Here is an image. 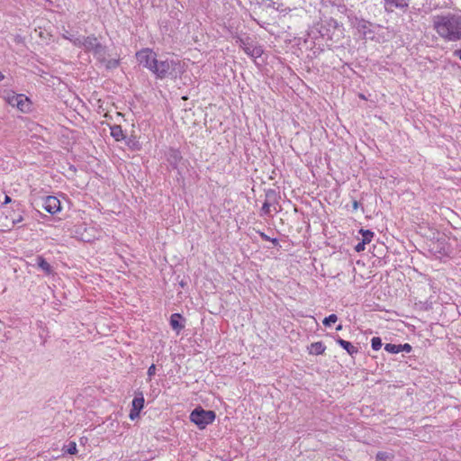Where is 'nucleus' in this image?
Segmentation results:
<instances>
[{
	"mask_svg": "<svg viewBox=\"0 0 461 461\" xmlns=\"http://www.w3.org/2000/svg\"><path fill=\"white\" fill-rule=\"evenodd\" d=\"M355 27L357 28L358 32L361 33L364 37H366L368 34L373 33V32L370 29L371 23L364 19L357 20Z\"/></svg>",
	"mask_w": 461,
	"mask_h": 461,
	"instance_id": "obj_8",
	"label": "nucleus"
},
{
	"mask_svg": "<svg viewBox=\"0 0 461 461\" xmlns=\"http://www.w3.org/2000/svg\"><path fill=\"white\" fill-rule=\"evenodd\" d=\"M34 265H36L47 275H50L52 272L50 265L41 256L36 257Z\"/></svg>",
	"mask_w": 461,
	"mask_h": 461,
	"instance_id": "obj_9",
	"label": "nucleus"
},
{
	"mask_svg": "<svg viewBox=\"0 0 461 461\" xmlns=\"http://www.w3.org/2000/svg\"><path fill=\"white\" fill-rule=\"evenodd\" d=\"M326 349L325 345L321 341L312 343L309 347L310 354L321 355Z\"/></svg>",
	"mask_w": 461,
	"mask_h": 461,
	"instance_id": "obj_12",
	"label": "nucleus"
},
{
	"mask_svg": "<svg viewBox=\"0 0 461 461\" xmlns=\"http://www.w3.org/2000/svg\"><path fill=\"white\" fill-rule=\"evenodd\" d=\"M156 373V366L154 364H152L149 369H148V375L149 377L153 376Z\"/></svg>",
	"mask_w": 461,
	"mask_h": 461,
	"instance_id": "obj_29",
	"label": "nucleus"
},
{
	"mask_svg": "<svg viewBox=\"0 0 461 461\" xmlns=\"http://www.w3.org/2000/svg\"><path fill=\"white\" fill-rule=\"evenodd\" d=\"M359 232L362 234V242L365 244L369 243L374 237V232L369 230L361 229Z\"/></svg>",
	"mask_w": 461,
	"mask_h": 461,
	"instance_id": "obj_17",
	"label": "nucleus"
},
{
	"mask_svg": "<svg viewBox=\"0 0 461 461\" xmlns=\"http://www.w3.org/2000/svg\"><path fill=\"white\" fill-rule=\"evenodd\" d=\"M352 205L354 210H357L359 203L357 201L355 200L353 201Z\"/></svg>",
	"mask_w": 461,
	"mask_h": 461,
	"instance_id": "obj_33",
	"label": "nucleus"
},
{
	"mask_svg": "<svg viewBox=\"0 0 461 461\" xmlns=\"http://www.w3.org/2000/svg\"><path fill=\"white\" fill-rule=\"evenodd\" d=\"M136 57L140 65L149 68L150 71H153L157 61L155 52H153L151 50L146 49L138 51Z\"/></svg>",
	"mask_w": 461,
	"mask_h": 461,
	"instance_id": "obj_4",
	"label": "nucleus"
},
{
	"mask_svg": "<svg viewBox=\"0 0 461 461\" xmlns=\"http://www.w3.org/2000/svg\"><path fill=\"white\" fill-rule=\"evenodd\" d=\"M338 316L336 314H330L328 317L324 318L322 323L324 326H330L332 323L337 322Z\"/></svg>",
	"mask_w": 461,
	"mask_h": 461,
	"instance_id": "obj_22",
	"label": "nucleus"
},
{
	"mask_svg": "<svg viewBox=\"0 0 461 461\" xmlns=\"http://www.w3.org/2000/svg\"><path fill=\"white\" fill-rule=\"evenodd\" d=\"M176 63L172 59H158L156 61V66L153 69V73L157 76L158 78H165L171 70L175 69Z\"/></svg>",
	"mask_w": 461,
	"mask_h": 461,
	"instance_id": "obj_5",
	"label": "nucleus"
},
{
	"mask_svg": "<svg viewBox=\"0 0 461 461\" xmlns=\"http://www.w3.org/2000/svg\"><path fill=\"white\" fill-rule=\"evenodd\" d=\"M68 41H70L75 46L79 48H84L86 46V36L81 37H74V38H68Z\"/></svg>",
	"mask_w": 461,
	"mask_h": 461,
	"instance_id": "obj_19",
	"label": "nucleus"
},
{
	"mask_svg": "<svg viewBox=\"0 0 461 461\" xmlns=\"http://www.w3.org/2000/svg\"><path fill=\"white\" fill-rule=\"evenodd\" d=\"M85 41L86 43L84 50L86 52H92L94 57L99 62H104L106 56V47L101 44L95 35L86 36Z\"/></svg>",
	"mask_w": 461,
	"mask_h": 461,
	"instance_id": "obj_2",
	"label": "nucleus"
},
{
	"mask_svg": "<svg viewBox=\"0 0 461 461\" xmlns=\"http://www.w3.org/2000/svg\"><path fill=\"white\" fill-rule=\"evenodd\" d=\"M337 343L341 346L350 356L358 352L357 348L353 346L349 341L344 340L341 338L336 339Z\"/></svg>",
	"mask_w": 461,
	"mask_h": 461,
	"instance_id": "obj_10",
	"label": "nucleus"
},
{
	"mask_svg": "<svg viewBox=\"0 0 461 461\" xmlns=\"http://www.w3.org/2000/svg\"><path fill=\"white\" fill-rule=\"evenodd\" d=\"M5 78L4 75L0 72V81Z\"/></svg>",
	"mask_w": 461,
	"mask_h": 461,
	"instance_id": "obj_36",
	"label": "nucleus"
},
{
	"mask_svg": "<svg viewBox=\"0 0 461 461\" xmlns=\"http://www.w3.org/2000/svg\"><path fill=\"white\" fill-rule=\"evenodd\" d=\"M337 330H342V325H339L337 328H336Z\"/></svg>",
	"mask_w": 461,
	"mask_h": 461,
	"instance_id": "obj_35",
	"label": "nucleus"
},
{
	"mask_svg": "<svg viewBox=\"0 0 461 461\" xmlns=\"http://www.w3.org/2000/svg\"><path fill=\"white\" fill-rule=\"evenodd\" d=\"M140 411L135 410L134 408L131 407V410L129 414L130 419L131 420H134L135 419H137L140 416Z\"/></svg>",
	"mask_w": 461,
	"mask_h": 461,
	"instance_id": "obj_25",
	"label": "nucleus"
},
{
	"mask_svg": "<svg viewBox=\"0 0 461 461\" xmlns=\"http://www.w3.org/2000/svg\"><path fill=\"white\" fill-rule=\"evenodd\" d=\"M181 319L182 316L179 313H173L170 316V325L172 329L177 332H179L184 328V325L180 323Z\"/></svg>",
	"mask_w": 461,
	"mask_h": 461,
	"instance_id": "obj_11",
	"label": "nucleus"
},
{
	"mask_svg": "<svg viewBox=\"0 0 461 461\" xmlns=\"http://www.w3.org/2000/svg\"><path fill=\"white\" fill-rule=\"evenodd\" d=\"M371 345H372V348L374 350H378L381 348L382 347V340L379 337H374L372 339H371Z\"/></svg>",
	"mask_w": 461,
	"mask_h": 461,
	"instance_id": "obj_23",
	"label": "nucleus"
},
{
	"mask_svg": "<svg viewBox=\"0 0 461 461\" xmlns=\"http://www.w3.org/2000/svg\"><path fill=\"white\" fill-rule=\"evenodd\" d=\"M66 452L70 455H75L77 453V444L74 441H70L68 446H66Z\"/></svg>",
	"mask_w": 461,
	"mask_h": 461,
	"instance_id": "obj_24",
	"label": "nucleus"
},
{
	"mask_svg": "<svg viewBox=\"0 0 461 461\" xmlns=\"http://www.w3.org/2000/svg\"><path fill=\"white\" fill-rule=\"evenodd\" d=\"M260 236L261 238L264 240H270L274 245H277L278 244V240L277 239H270L268 236H267L265 233H260Z\"/></svg>",
	"mask_w": 461,
	"mask_h": 461,
	"instance_id": "obj_28",
	"label": "nucleus"
},
{
	"mask_svg": "<svg viewBox=\"0 0 461 461\" xmlns=\"http://www.w3.org/2000/svg\"><path fill=\"white\" fill-rule=\"evenodd\" d=\"M23 217L22 216H19L17 219H14V224H17V223H20L23 221Z\"/></svg>",
	"mask_w": 461,
	"mask_h": 461,
	"instance_id": "obj_32",
	"label": "nucleus"
},
{
	"mask_svg": "<svg viewBox=\"0 0 461 461\" xmlns=\"http://www.w3.org/2000/svg\"><path fill=\"white\" fill-rule=\"evenodd\" d=\"M261 211L263 212L264 214H269L270 213V203L267 201H266L263 203Z\"/></svg>",
	"mask_w": 461,
	"mask_h": 461,
	"instance_id": "obj_26",
	"label": "nucleus"
},
{
	"mask_svg": "<svg viewBox=\"0 0 461 461\" xmlns=\"http://www.w3.org/2000/svg\"><path fill=\"white\" fill-rule=\"evenodd\" d=\"M111 135L114 138L115 140L119 141L125 138L123 131L120 125H113L110 127Z\"/></svg>",
	"mask_w": 461,
	"mask_h": 461,
	"instance_id": "obj_13",
	"label": "nucleus"
},
{
	"mask_svg": "<svg viewBox=\"0 0 461 461\" xmlns=\"http://www.w3.org/2000/svg\"><path fill=\"white\" fill-rule=\"evenodd\" d=\"M405 351L407 353L411 351V346L408 343L405 344H400V352Z\"/></svg>",
	"mask_w": 461,
	"mask_h": 461,
	"instance_id": "obj_27",
	"label": "nucleus"
},
{
	"mask_svg": "<svg viewBox=\"0 0 461 461\" xmlns=\"http://www.w3.org/2000/svg\"><path fill=\"white\" fill-rule=\"evenodd\" d=\"M384 349L387 352L392 353V354L400 353V344L399 345H395V344L387 343L384 346Z\"/></svg>",
	"mask_w": 461,
	"mask_h": 461,
	"instance_id": "obj_21",
	"label": "nucleus"
},
{
	"mask_svg": "<svg viewBox=\"0 0 461 461\" xmlns=\"http://www.w3.org/2000/svg\"><path fill=\"white\" fill-rule=\"evenodd\" d=\"M10 202H11V198L8 195H5V203H8Z\"/></svg>",
	"mask_w": 461,
	"mask_h": 461,
	"instance_id": "obj_34",
	"label": "nucleus"
},
{
	"mask_svg": "<svg viewBox=\"0 0 461 461\" xmlns=\"http://www.w3.org/2000/svg\"><path fill=\"white\" fill-rule=\"evenodd\" d=\"M385 1V10H389V5H393L398 8H404L408 6L409 0H384Z\"/></svg>",
	"mask_w": 461,
	"mask_h": 461,
	"instance_id": "obj_14",
	"label": "nucleus"
},
{
	"mask_svg": "<svg viewBox=\"0 0 461 461\" xmlns=\"http://www.w3.org/2000/svg\"><path fill=\"white\" fill-rule=\"evenodd\" d=\"M7 102L12 106L17 107L22 112L30 110L31 102L24 95H12L8 96Z\"/></svg>",
	"mask_w": 461,
	"mask_h": 461,
	"instance_id": "obj_6",
	"label": "nucleus"
},
{
	"mask_svg": "<svg viewBox=\"0 0 461 461\" xmlns=\"http://www.w3.org/2000/svg\"><path fill=\"white\" fill-rule=\"evenodd\" d=\"M365 246L366 244L361 241L356 246L355 249L357 252L363 251L365 249Z\"/></svg>",
	"mask_w": 461,
	"mask_h": 461,
	"instance_id": "obj_30",
	"label": "nucleus"
},
{
	"mask_svg": "<svg viewBox=\"0 0 461 461\" xmlns=\"http://www.w3.org/2000/svg\"><path fill=\"white\" fill-rule=\"evenodd\" d=\"M244 51L251 57H258L261 54V50L258 48H251L244 43Z\"/></svg>",
	"mask_w": 461,
	"mask_h": 461,
	"instance_id": "obj_18",
	"label": "nucleus"
},
{
	"mask_svg": "<svg viewBox=\"0 0 461 461\" xmlns=\"http://www.w3.org/2000/svg\"><path fill=\"white\" fill-rule=\"evenodd\" d=\"M190 420L200 429L205 428L215 420V413L212 411H205L202 408L194 409L190 414Z\"/></svg>",
	"mask_w": 461,
	"mask_h": 461,
	"instance_id": "obj_3",
	"label": "nucleus"
},
{
	"mask_svg": "<svg viewBox=\"0 0 461 461\" xmlns=\"http://www.w3.org/2000/svg\"><path fill=\"white\" fill-rule=\"evenodd\" d=\"M393 454L386 451H380L376 454V461H389L393 458Z\"/></svg>",
	"mask_w": 461,
	"mask_h": 461,
	"instance_id": "obj_16",
	"label": "nucleus"
},
{
	"mask_svg": "<svg viewBox=\"0 0 461 461\" xmlns=\"http://www.w3.org/2000/svg\"><path fill=\"white\" fill-rule=\"evenodd\" d=\"M132 408L135 410L141 411L144 407V397L142 393H140V396H135L131 402Z\"/></svg>",
	"mask_w": 461,
	"mask_h": 461,
	"instance_id": "obj_15",
	"label": "nucleus"
},
{
	"mask_svg": "<svg viewBox=\"0 0 461 461\" xmlns=\"http://www.w3.org/2000/svg\"><path fill=\"white\" fill-rule=\"evenodd\" d=\"M433 27L437 33L448 41L461 40V14L447 13L433 18Z\"/></svg>",
	"mask_w": 461,
	"mask_h": 461,
	"instance_id": "obj_1",
	"label": "nucleus"
},
{
	"mask_svg": "<svg viewBox=\"0 0 461 461\" xmlns=\"http://www.w3.org/2000/svg\"><path fill=\"white\" fill-rule=\"evenodd\" d=\"M41 207L50 214L60 211V202L55 196H46L41 203Z\"/></svg>",
	"mask_w": 461,
	"mask_h": 461,
	"instance_id": "obj_7",
	"label": "nucleus"
},
{
	"mask_svg": "<svg viewBox=\"0 0 461 461\" xmlns=\"http://www.w3.org/2000/svg\"><path fill=\"white\" fill-rule=\"evenodd\" d=\"M102 63L105 65V68L107 69H113L119 66L120 61H119V59H105V61L102 62Z\"/></svg>",
	"mask_w": 461,
	"mask_h": 461,
	"instance_id": "obj_20",
	"label": "nucleus"
},
{
	"mask_svg": "<svg viewBox=\"0 0 461 461\" xmlns=\"http://www.w3.org/2000/svg\"><path fill=\"white\" fill-rule=\"evenodd\" d=\"M453 54L461 59V49L456 50Z\"/></svg>",
	"mask_w": 461,
	"mask_h": 461,
	"instance_id": "obj_31",
	"label": "nucleus"
},
{
	"mask_svg": "<svg viewBox=\"0 0 461 461\" xmlns=\"http://www.w3.org/2000/svg\"><path fill=\"white\" fill-rule=\"evenodd\" d=\"M64 38H66L68 40V38H74L73 36H69V35H64Z\"/></svg>",
	"mask_w": 461,
	"mask_h": 461,
	"instance_id": "obj_37",
	"label": "nucleus"
}]
</instances>
